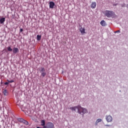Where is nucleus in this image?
I'll return each instance as SVG.
<instances>
[{
	"label": "nucleus",
	"instance_id": "f257e3e1",
	"mask_svg": "<svg viewBox=\"0 0 128 128\" xmlns=\"http://www.w3.org/2000/svg\"><path fill=\"white\" fill-rule=\"evenodd\" d=\"M104 14L107 18H114V12L112 10H106L104 12Z\"/></svg>",
	"mask_w": 128,
	"mask_h": 128
},
{
	"label": "nucleus",
	"instance_id": "f03ea898",
	"mask_svg": "<svg viewBox=\"0 0 128 128\" xmlns=\"http://www.w3.org/2000/svg\"><path fill=\"white\" fill-rule=\"evenodd\" d=\"M78 108V112L80 114H86L88 112V110L86 108Z\"/></svg>",
	"mask_w": 128,
	"mask_h": 128
},
{
	"label": "nucleus",
	"instance_id": "7ed1b4c3",
	"mask_svg": "<svg viewBox=\"0 0 128 128\" xmlns=\"http://www.w3.org/2000/svg\"><path fill=\"white\" fill-rule=\"evenodd\" d=\"M41 74V76L44 78L46 76V69L44 68H41V70H40Z\"/></svg>",
	"mask_w": 128,
	"mask_h": 128
},
{
	"label": "nucleus",
	"instance_id": "20e7f679",
	"mask_svg": "<svg viewBox=\"0 0 128 128\" xmlns=\"http://www.w3.org/2000/svg\"><path fill=\"white\" fill-rule=\"evenodd\" d=\"M54 128V124L52 122H48L46 126H43V128Z\"/></svg>",
	"mask_w": 128,
	"mask_h": 128
},
{
	"label": "nucleus",
	"instance_id": "39448f33",
	"mask_svg": "<svg viewBox=\"0 0 128 128\" xmlns=\"http://www.w3.org/2000/svg\"><path fill=\"white\" fill-rule=\"evenodd\" d=\"M18 120L20 122H22V124H26V126H28V122L24 120L22 118H18Z\"/></svg>",
	"mask_w": 128,
	"mask_h": 128
},
{
	"label": "nucleus",
	"instance_id": "423d86ee",
	"mask_svg": "<svg viewBox=\"0 0 128 128\" xmlns=\"http://www.w3.org/2000/svg\"><path fill=\"white\" fill-rule=\"evenodd\" d=\"M80 32H81V34L82 35H84L85 34H86V29L82 27H81L80 28Z\"/></svg>",
	"mask_w": 128,
	"mask_h": 128
},
{
	"label": "nucleus",
	"instance_id": "0eeeda50",
	"mask_svg": "<svg viewBox=\"0 0 128 128\" xmlns=\"http://www.w3.org/2000/svg\"><path fill=\"white\" fill-rule=\"evenodd\" d=\"M106 120L108 122H110L112 120V118L110 116H108L106 117Z\"/></svg>",
	"mask_w": 128,
	"mask_h": 128
},
{
	"label": "nucleus",
	"instance_id": "6e6552de",
	"mask_svg": "<svg viewBox=\"0 0 128 128\" xmlns=\"http://www.w3.org/2000/svg\"><path fill=\"white\" fill-rule=\"evenodd\" d=\"M54 2H50V8H54Z\"/></svg>",
	"mask_w": 128,
	"mask_h": 128
},
{
	"label": "nucleus",
	"instance_id": "1a4fd4ad",
	"mask_svg": "<svg viewBox=\"0 0 128 128\" xmlns=\"http://www.w3.org/2000/svg\"><path fill=\"white\" fill-rule=\"evenodd\" d=\"M96 2H93L91 4V8H96Z\"/></svg>",
	"mask_w": 128,
	"mask_h": 128
},
{
	"label": "nucleus",
	"instance_id": "9d476101",
	"mask_svg": "<svg viewBox=\"0 0 128 128\" xmlns=\"http://www.w3.org/2000/svg\"><path fill=\"white\" fill-rule=\"evenodd\" d=\"M19 52L18 48H13L14 54H16V52Z\"/></svg>",
	"mask_w": 128,
	"mask_h": 128
},
{
	"label": "nucleus",
	"instance_id": "9b49d317",
	"mask_svg": "<svg viewBox=\"0 0 128 128\" xmlns=\"http://www.w3.org/2000/svg\"><path fill=\"white\" fill-rule=\"evenodd\" d=\"M101 26H106V21H104V20H102L100 22Z\"/></svg>",
	"mask_w": 128,
	"mask_h": 128
},
{
	"label": "nucleus",
	"instance_id": "f8f14e48",
	"mask_svg": "<svg viewBox=\"0 0 128 128\" xmlns=\"http://www.w3.org/2000/svg\"><path fill=\"white\" fill-rule=\"evenodd\" d=\"M41 126H46V121L44 120H41Z\"/></svg>",
	"mask_w": 128,
	"mask_h": 128
},
{
	"label": "nucleus",
	"instance_id": "ddd939ff",
	"mask_svg": "<svg viewBox=\"0 0 128 128\" xmlns=\"http://www.w3.org/2000/svg\"><path fill=\"white\" fill-rule=\"evenodd\" d=\"M6 22V18H2L0 19V24H4Z\"/></svg>",
	"mask_w": 128,
	"mask_h": 128
},
{
	"label": "nucleus",
	"instance_id": "4468645a",
	"mask_svg": "<svg viewBox=\"0 0 128 128\" xmlns=\"http://www.w3.org/2000/svg\"><path fill=\"white\" fill-rule=\"evenodd\" d=\"M76 108H78L77 106L70 108V110H74V112H76Z\"/></svg>",
	"mask_w": 128,
	"mask_h": 128
},
{
	"label": "nucleus",
	"instance_id": "2eb2a0df",
	"mask_svg": "<svg viewBox=\"0 0 128 128\" xmlns=\"http://www.w3.org/2000/svg\"><path fill=\"white\" fill-rule=\"evenodd\" d=\"M8 52H12V47L10 46H8L6 48Z\"/></svg>",
	"mask_w": 128,
	"mask_h": 128
},
{
	"label": "nucleus",
	"instance_id": "dca6fc26",
	"mask_svg": "<svg viewBox=\"0 0 128 128\" xmlns=\"http://www.w3.org/2000/svg\"><path fill=\"white\" fill-rule=\"evenodd\" d=\"M102 122V119L100 118L98 119L96 122V124H98V122Z\"/></svg>",
	"mask_w": 128,
	"mask_h": 128
},
{
	"label": "nucleus",
	"instance_id": "f3484780",
	"mask_svg": "<svg viewBox=\"0 0 128 128\" xmlns=\"http://www.w3.org/2000/svg\"><path fill=\"white\" fill-rule=\"evenodd\" d=\"M42 39V36L40 35H37V40H40Z\"/></svg>",
	"mask_w": 128,
	"mask_h": 128
},
{
	"label": "nucleus",
	"instance_id": "a211bd4d",
	"mask_svg": "<svg viewBox=\"0 0 128 128\" xmlns=\"http://www.w3.org/2000/svg\"><path fill=\"white\" fill-rule=\"evenodd\" d=\"M4 96H8V91L6 90H4L3 92Z\"/></svg>",
	"mask_w": 128,
	"mask_h": 128
},
{
	"label": "nucleus",
	"instance_id": "6ab92c4d",
	"mask_svg": "<svg viewBox=\"0 0 128 128\" xmlns=\"http://www.w3.org/2000/svg\"><path fill=\"white\" fill-rule=\"evenodd\" d=\"M7 82H10V84H12V82H14V80H7Z\"/></svg>",
	"mask_w": 128,
	"mask_h": 128
},
{
	"label": "nucleus",
	"instance_id": "aec40b11",
	"mask_svg": "<svg viewBox=\"0 0 128 128\" xmlns=\"http://www.w3.org/2000/svg\"><path fill=\"white\" fill-rule=\"evenodd\" d=\"M8 82H6L5 83H4V84H5V86H8Z\"/></svg>",
	"mask_w": 128,
	"mask_h": 128
},
{
	"label": "nucleus",
	"instance_id": "412c9836",
	"mask_svg": "<svg viewBox=\"0 0 128 128\" xmlns=\"http://www.w3.org/2000/svg\"><path fill=\"white\" fill-rule=\"evenodd\" d=\"M24 30L22 28L20 29V32H22Z\"/></svg>",
	"mask_w": 128,
	"mask_h": 128
},
{
	"label": "nucleus",
	"instance_id": "4be33fe9",
	"mask_svg": "<svg viewBox=\"0 0 128 128\" xmlns=\"http://www.w3.org/2000/svg\"><path fill=\"white\" fill-rule=\"evenodd\" d=\"M115 32H120V30H118Z\"/></svg>",
	"mask_w": 128,
	"mask_h": 128
},
{
	"label": "nucleus",
	"instance_id": "5701e85b",
	"mask_svg": "<svg viewBox=\"0 0 128 128\" xmlns=\"http://www.w3.org/2000/svg\"><path fill=\"white\" fill-rule=\"evenodd\" d=\"M106 126H110V125H106Z\"/></svg>",
	"mask_w": 128,
	"mask_h": 128
},
{
	"label": "nucleus",
	"instance_id": "b1692460",
	"mask_svg": "<svg viewBox=\"0 0 128 128\" xmlns=\"http://www.w3.org/2000/svg\"><path fill=\"white\" fill-rule=\"evenodd\" d=\"M1 84H2V82H1Z\"/></svg>",
	"mask_w": 128,
	"mask_h": 128
}]
</instances>
